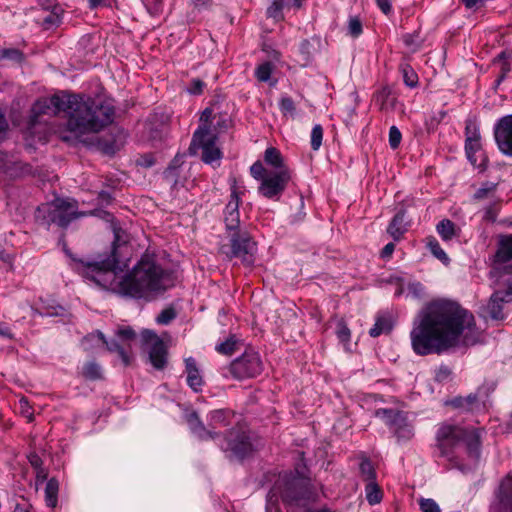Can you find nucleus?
Here are the masks:
<instances>
[{
	"mask_svg": "<svg viewBox=\"0 0 512 512\" xmlns=\"http://www.w3.org/2000/svg\"><path fill=\"white\" fill-rule=\"evenodd\" d=\"M190 430L200 440L215 439L218 434L212 429H207L199 418L197 412L193 411L186 416Z\"/></svg>",
	"mask_w": 512,
	"mask_h": 512,
	"instance_id": "obj_19",
	"label": "nucleus"
},
{
	"mask_svg": "<svg viewBox=\"0 0 512 512\" xmlns=\"http://www.w3.org/2000/svg\"><path fill=\"white\" fill-rule=\"evenodd\" d=\"M97 337L102 341V343L105 345L106 349L109 352H117L119 357L121 358L123 364L125 366H129L131 363V356L130 354L122 347L117 340H110L108 341L105 337V335L101 331H97L96 333Z\"/></svg>",
	"mask_w": 512,
	"mask_h": 512,
	"instance_id": "obj_24",
	"label": "nucleus"
},
{
	"mask_svg": "<svg viewBox=\"0 0 512 512\" xmlns=\"http://www.w3.org/2000/svg\"><path fill=\"white\" fill-rule=\"evenodd\" d=\"M142 338L145 343H150L151 345L153 343H156L157 341L161 340L158 335L153 332L152 330H144L142 332Z\"/></svg>",
	"mask_w": 512,
	"mask_h": 512,
	"instance_id": "obj_59",
	"label": "nucleus"
},
{
	"mask_svg": "<svg viewBox=\"0 0 512 512\" xmlns=\"http://www.w3.org/2000/svg\"><path fill=\"white\" fill-rule=\"evenodd\" d=\"M316 44H319L318 39H304L299 46V51L296 56V62L301 67L308 66L317 51Z\"/></svg>",
	"mask_w": 512,
	"mask_h": 512,
	"instance_id": "obj_20",
	"label": "nucleus"
},
{
	"mask_svg": "<svg viewBox=\"0 0 512 512\" xmlns=\"http://www.w3.org/2000/svg\"><path fill=\"white\" fill-rule=\"evenodd\" d=\"M401 72L406 86L415 88L418 85V75L409 64L401 65Z\"/></svg>",
	"mask_w": 512,
	"mask_h": 512,
	"instance_id": "obj_37",
	"label": "nucleus"
},
{
	"mask_svg": "<svg viewBox=\"0 0 512 512\" xmlns=\"http://www.w3.org/2000/svg\"><path fill=\"white\" fill-rule=\"evenodd\" d=\"M221 449L229 453L228 457L243 460L252 455L254 445L249 433L241 428L229 430L220 444Z\"/></svg>",
	"mask_w": 512,
	"mask_h": 512,
	"instance_id": "obj_9",
	"label": "nucleus"
},
{
	"mask_svg": "<svg viewBox=\"0 0 512 512\" xmlns=\"http://www.w3.org/2000/svg\"><path fill=\"white\" fill-rule=\"evenodd\" d=\"M224 222L226 225V229L230 231V233H233L234 231H239V225H240V213H228L224 214Z\"/></svg>",
	"mask_w": 512,
	"mask_h": 512,
	"instance_id": "obj_44",
	"label": "nucleus"
},
{
	"mask_svg": "<svg viewBox=\"0 0 512 512\" xmlns=\"http://www.w3.org/2000/svg\"><path fill=\"white\" fill-rule=\"evenodd\" d=\"M279 108L284 116L290 115L291 117H294L295 111H296V106L291 97H289V96L282 97L279 102Z\"/></svg>",
	"mask_w": 512,
	"mask_h": 512,
	"instance_id": "obj_42",
	"label": "nucleus"
},
{
	"mask_svg": "<svg viewBox=\"0 0 512 512\" xmlns=\"http://www.w3.org/2000/svg\"><path fill=\"white\" fill-rule=\"evenodd\" d=\"M394 249H395V245L394 243L390 242L388 244H386L383 249L381 250V257L382 258H389L393 252H394Z\"/></svg>",
	"mask_w": 512,
	"mask_h": 512,
	"instance_id": "obj_63",
	"label": "nucleus"
},
{
	"mask_svg": "<svg viewBox=\"0 0 512 512\" xmlns=\"http://www.w3.org/2000/svg\"><path fill=\"white\" fill-rule=\"evenodd\" d=\"M113 230L114 240L109 251L99 254L92 261L74 257L63 240V250L78 264L76 269L82 276L104 289L135 299H148L175 285L174 272L163 269L153 257L147 254L143 255L121 280L116 281L117 274L127 267V263L123 260V250L127 249V245L125 241L121 240L122 230L120 228Z\"/></svg>",
	"mask_w": 512,
	"mask_h": 512,
	"instance_id": "obj_1",
	"label": "nucleus"
},
{
	"mask_svg": "<svg viewBox=\"0 0 512 512\" xmlns=\"http://www.w3.org/2000/svg\"><path fill=\"white\" fill-rule=\"evenodd\" d=\"M465 135H466V139L481 140V136H480V132H479L478 128L471 122H468L466 124Z\"/></svg>",
	"mask_w": 512,
	"mask_h": 512,
	"instance_id": "obj_56",
	"label": "nucleus"
},
{
	"mask_svg": "<svg viewBox=\"0 0 512 512\" xmlns=\"http://www.w3.org/2000/svg\"><path fill=\"white\" fill-rule=\"evenodd\" d=\"M82 376L90 381L102 379L101 366L95 361H89L82 367Z\"/></svg>",
	"mask_w": 512,
	"mask_h": 512,
	"instance_id": "obj_32",
	"label": "nucleus"
},
{
	"mask_svg": "<svg viewBox=\"0 0 512 512\" xmlns=\"http://www.w3.org/2000/svg\"><path fill=\"white\" fill-rule=\"evenodd\" d=\"M493 261L496 265H503L512 261V234L499 236Z\"/></svg>",
	"mask_w": 512,
	"mask_h": 512,
	"instance_id": "obj_18",
	"label": "nucleus"
},
{
	"mask_svg": "<svg viewBox=\"0 0 512 512\" xmlns=\"http://www.w3.org/2000/svg\"><path fill=\"white\" fill-rule=\"evenodd\" d=\"M271 171L267 170L263 163L261 161H256L253 163V165L250 167V174L251 176L258 180L262 181L264 177H266Z\"/></svg>",
	"mask_w": 512,
	"mask_h": 512,
	"instance_id": "obj_46",
	"label": "nucleus"
},
{
	"mask_svg": "<svg viewBox=\"0 0 512 512\" xmlns=\"http://www.w3.org/2000/svg\"><path fill=\"white\" fill-rule=\"evenodd\" d=\"M238 340L234 335L230 336L226 341L216 346V351L220 354L230 356L237 350Z\"/></svg>",
	"mask_w": 512,
	"mask_h": 512,
	"instance_id": "obj_39",
	"label": "nucleus"
},
{
	"mask_svg": "<svg viewBox=\"0 0 512 512\" xmlns=\"http://www.w3.org/2000/svg\"><path fill=\"white\" fill-rule=\"evenodd\" d=\"M58 491H59V482L56 478H51L48 480L45 487V500L46 504L49 507H56L57 499H58Z\"/></svg>",
	"mask_w": 512,
	"mask_h": 512,
	"instance_id": "obj_29",
	"label": "nucleus"
},
{
	"mask_svg": "<svg viewBox=\"0 0 512 512\" xmlns=\"http://www.w3.org/2000/svg\"><path fill=\"white\" fill-rule=\"evenodd\" d=\"M410 338L414 352L425 356L473 346L480 342L481 331L469 310L456 301L437 299L421 309Z\"/></svg>",
	"mask_w": 512,
	"mask_h": 512,
	"instance_id": "obj_2",
	"label": "nucleus"
},
{
	"mask_svg": "<svg viewBox=\"0 0 512 512\" xmlns=\"http://www.w3.org/2000/svg\"><path fill=\"white\" fill-rule=\"evenodd\" d=\"M451 369L448 366H440L435 373V381L443 383L447 381L451 376Z\"/></svg>",
	"mask_w": 512,
	"mask_h": 512,
	"instance_id": "obj_53",
	"label": "nucleus"
},
{
	"mask_svg": "<svg viewBox=\"0 0 512 512\" xmlns=\"http://www.w3.org/2000/svg\"><path fill=\"white\" fill-rule=\"evenodd\" d=\"M483 429L442 424L436 433L437 447L443 457L449 456L460 443L466 447L470 458L478 460L481 454V437Z\"/></svg>",
	"mask_w": 512,
	"mask_h": 512,
	"instance_id": "obj_4",
	"label": "nucleus"
},
{
	"mask_svg": "<svg viewBox=\"0 0 512 512\" xmlns=\"http://www.w3.org/2000/svg\"><path fill=\"white\" fill-rule=\"evenodd\" d=\"M292 178L290 169L271 171L261 181L258 192L267 199H279Z\"/></svg>",
	"mask_w": 512,
	"mask_h": 512,
	"instance_id": "obj_11",
	"label": "nucleus"
},
{
	"mask_svg": "<svg viewBox=\"0 0 512 512\" xmlns=\"http://www.w3.org/2000/svg\"><path fill=\"white\" fill-rule=\"evenodd\" d=\"M264 162L275 169L281 171L282 169H289L285 165L281 152L275 147H269L264 152Z\"/></svg>",
	"mask_w": 512,
	"mask_h": 512,
	"instance_id": "obj_27",
	"label": "nucleus"
},
{
	"mask_svg": "<svg viewBox=\"0 0 512 512\" xmlns=\"http://www.w3.org/2000/svg\"><path fill=\"white\" fill-rule=\"evenodd\" d=\"M290 7V0H273L272 4L267 9V16L275 19L276 21L283 20V9Z\"/></svg>",
	"mask_w": 512,
	"mask_h": 512,
	"instance_id": "obj_34",
	"label": "nucleus"
},
{
	"mask_svg": "<svg viewBox=\"0 0 512 512\" xmlns=\"http://www.w3.org/2000/svg\"><path fill=\"white\" fill-rule=\"evenodd\" d=\"M419 506L422 512H440L438 504L433 499H421Z\"/></svg>",
	"mask_w": 512,
	"mask_h": 512,
	"instance_id": "obj_52",
	"label": "nucleus"
},
{
	"mask_svg": "<svg viewBox=\"0 0 512 512\" xmlns=\"http://www.w3.org/2000/svg\"><path fill=\"white\" fill-rule=\"evenodd\" d=\"M482 146H481V142L480 140H477V139H466L465 140V151H466V154H467V158L469 159V161L475 165L476 164V153L479 152L481 150Z\"/></svg>",
	"mask_w": 512,
	"mask_h": 512,
	"instance_id": "obj_38",
	"label": "nucleus"
},
{
	"mask_svg": "<svg viewBox=\"0 0 512 512\" xmlns=\"http://www.w3.org/2000/svg\"><path fill=\"white\" fill-rule=\"evenodd\" d=\"M393 329V322L389 315L381 314L376 317L375 324L369 330V335L373 338L380 336L385 333L388 334Z\"/></svg>",
	"mask_w": 512,
	"mask_h": 512,
	"instance_id": "obj_25",
	"label": "nucleus"
},
{
	"mask_svg": "<svg viewBox=\"0 0 512 512\" xmlns=\"http://www.w3.org/2000/svg\"><path fill=\"white\" fill-rule=\"evenodd\" d=\"M230 189H231L230 200L226 204V207L224 209V214L239 212V206H240L241 200H240V192L237 189V182H236L235 178L232 180Z\"/></svg>",
	"mask_w": 512,
	"mask_h": 512,
	"instance_id": "obj_31",
	"label": "nucleus"
},
{
	"mask_svg": "<svg viewBox=\"0 0 512 512\" xmlns=\"http://www.w3.org/2000/svg\"><path fill=\"white\" fill-rule=\"evenodd\" d=\"M272 69V64L265 62L257 67L255 75L260 82H266L270 79Z\"/></svg>",
	"mask_w": 512,
	"mask_h": 512,
	"instance_id": "obj_47",
	"label": "nucleus"
},
{
	"mask_svg": "<svg viewBox=\"0 0 512 512\" xmlns=\"http://www.w3.org/2000/svg\"><path fill=\"white\" fill-rule=\"evenodd\" d=\"M3 59L21 63L24 60V54L16 48H3Z\"/></svg>",
	"mask_w": 512,
	"mask_h": 512,
	"instance_id": "obj_49",
	"label": "nucleus"
},
{
	"mask_svg": "<svg viewBox=\"0 0 512 512\" xmlns=\"http://www.w3.org/2000/svg\"><path fill=\"white\" fill-rule=\"evenodd\" d=\"M99 145L101 147V150L108 155H114L117 151L120 150L122 143L117 141L116 139L109 140L102 138L99 141Z\"/></svg>",
	"mask_w": 512,
	"mask_h": 512,
	"instance_id": "obj_40",
	"label": "nucleus"
},
{
	"mask_svg": "<svg viewBox=\"0 0 512 512\" xmlns=\"http://www.w3.org/2000/svg\"><path fill=\"white\" fill-rule=\"evenodd\" d=\"M217 136L213 134L208 126H199L194 132L189 146V154L196 155L199 149L202 150L201 159L206 164H212L222 157L221 150L216 146Z\"/></svg>",
	"mask_w": 512,
	"mask_h": 512,
	"instance_id": "obj_8",
	"label": "nucleus"
},
{
	"mask_svg": "<svg viewBox=\"0 0 512 512\" xmlns=\"http://www.w3.org/2000/svg\"><path fill=\"white\" fill-rule=\"evenodd\" d=\"M510 301H512V287L494 292L486 306L488 316L493 320H503V304Z\"/></svg>",
	"mask_w": 512,
	"mask_h": 512,
	"instance_id": "obj_16",
	"label": "nucleus"
},
{
	"mask_svg": "<svg viewBox=\"0 0 512 512\" xmlns=\"http://www.w3.org/2000/svg\"><path fill=\"white\" fill-rule=\"evenodd\" d=\"M185 367L187 372V384L193 391L199 392L203 385V379L199 373L195 359L192 357L187 358L185 360Z\"/></svg>",
	"mask_w": 512,
	"mask_h": 512,
	"instance_id": "obj_22",
	"label": "nucleus"
},
{
	"mask_svg": "<svg viewBox=\"0 0 512 512\" xmlns=\"http://www.w3.org/2000/svg\"><path fill=\"white\" fill-rule=\"evenodd\" d=\"M177 317L176 310L173 307L165 308L156 317V322L160 325H168Z\"/></svg>",
	"mask_w": 512,
	"mask_h": 512,
	"instance_id": "obj_45",
	"label": "nucleus"
},
{
	"mask_svg": "<svg viewBox=\"0 0 512 512\" xmlns=\"http://www.w3.org/2000/svg\"><path fill=\"white\" fill-rule=\"evenodd\" d=\"M436 230L443 241H450L457 235L456 226L449 219L441 220L437 224Z\"/></svg>",
	"mask_w": 512,
	"mask_h": 512,
	"instance_id": "obj_28",
	"label": "nucleus"
},
{
	"mask_svg": "<svg viewBox=\"0 0 512 512\" xmlns=\"http://www.w3.org/2000/svg\"><path fill=\"white\" fill-rule=\"evenodd\" d=\"M204 87L205 83L201 79L195 78L191 80L190 86L187 88V91L190 94L199 95L203 92Z\"/></svg>",
	"mask_w": 512,
	"mask_h": 512,
	"instance_id": "obj_54",
	"label": "nucleus"
},
{
	"mask_svg": "<svg viewBox=\"0 0 512 512\" xmlns=\"http://www.w3.org/2000/svg\"><path fill=\"white\" fill-rule=\"evenodd\" d=\"M28 461L34 469L39 470V472H43V468H42L43 461L37 453H35V452L30 453L28 455Z\"/></svg>",
	"mask_w": 512,
	"mask_h": 512,
	"instance_id": "obj_57",
	"label": "nucleus"
},
{
	"mask_svg": "<svg viewBox=\"0 0 512 512\" xmlns=\"http://www.w3.org/2000/svg\"><path fill=\"white\" fill-rule=\"evenodd\" d=\"M229 125H230V120L226 117L220 116L216 123L215 129L222 131V130L227 129L229 127Z\"/></svg>",
	"mask_w": 512,
	"mask_h": 512,
	"instance_id": "obj_64",
	"label": "nucleus"
},
{
	"mask_svg": "<svg viewBox=\"0 0 512 512\" xmlns=\"http://www.w3.org/2000/svg\"><path fill=\"white\" fill-rule=\"evenodd\" d=\"M336 335L343 343H348L351 337V331L343 320L337 322Z\"/></svg>",
	"mask_w": 512,
	"mask_h": 512,
	"instance_id": "obj_48",
	"label": "nucleus"
},
{
	"mask_svg": "<svg viewBox=\"0 0 512 512\" xmlns=\"http://www.w3.org/2000/svg\"><path fill=\"white\" fill-rule=\"evenodd\" d=\"M229 245H222L220 253L228 260L238 258L244 266L251 267L255 262L256 242L248 232L234 231L229 235Z\"/></svg>",
	"mask_w": 512,
	"mask_h": 512,
	"instance_id": "obj_7",
	"label": "nucleus"
},
{
	"mask_svg": "<svg viewBox=\"0 0 512 512\" xmlns=\"http://www.w3.org/2000/svg\"><path fill=\"white\" fill-rule=\"evenodd\" d=\"M349 33L353 37H358L362 33V23L358 17H351L348 23Z\"/></svg>",
	"mask_w": 512,
	"mask_h": 512,
	"instance_id": "obj_51",
	"label": "nucleus"
},
{
	"mask_svg": "<svg viewBox=\"0 0 512 512\" xmlns=\"http://www.w3.org/2000/svg\"><path fill=\"white\" fill-rule=\"evenodd\" d=\"M405 213V209H400L395 214L387 228V232L393 237L394 240H399L402 237V235L406 232V228L403 224Z\"/></svg>",
	"mask_w": 512,
	"mask_h": 512,
	"instance_id": "obj_26",
	"label": "nucleus"
},
{
	"mask_svg": "<svg viewBox=\"0 0 512 512\" xmlns=\"http://www.w3.org/2000/svg\"><path fill=\"white\" fill-rule=\"evenodd\" d=\"M66 113L67 129L77 134L97 133L113 122L114 106L104 100L81 94L54 95L38 99L31 109V122H38L41 115Z\"/></svg>",
	"mask_w": 512,
	"mask_h": 512,
	"instance_id": "obj_3",
	"label": "nucleus"
},
{
	"mask_svg": "<svg viewBox=\"0 0 512 512\" xmlns=\"http://www.w3.org/2000/svg\"><path fill=\"white\" fill-rule=\"evenodd\" d=\"M446 405L462 411L471 412L480 407V400L477 393H471L466 397H454L447 401Z\"/></svg>",
	"mask_w": 512,
	"mask_h": 512,
	"instance_id": "obj_21",
	"label": "nucleus"
},
{
	"mask_svg": "<svg viewBox=\"0 0 512 512\" xmlns=\"http://www.w3.org/2000/svg\"><path fill=\"white\" fill-rule=\"evenodd\" d=\"M310 494L309 485L305 478L293 474H284L277 479L270 490L267 504L277 508L275 505L278 497H280L284 503L298 505L301 501L308 499Z\"/></svg>",
	"mask_w": 512,
	"mask_h": 512,
	"instance_id": "obj_6",
	"label": "nucleus"
},
{
	"mask_svg": "<svg viewBox=\"0 0 512 512\" xmlns=\"http://www.w3.org/2000/svg\"><path fill=\"white\" fill-rule=\"evenodd\" d=\"M229 371L238 380L253 378L261 374L263 363L257 352L248 350L231 362Z\"/></svg>",
	"mask_w": 512,
	"mask_h": 512,
	"instance_id": "obj_10",
	"label": "nucleus"
},
{
	"mask_svg": "<svg viewBox=\"0 0 512 512\" xmlns=\"http://www.w3.org/2000/svg\"><path fill=\"white\" fill-rule=\"evenodd\" d=\"M212 113H213V111L211 108H206L202 112L201 117H200V121L202 122L201 126H208L210 128L208 123L211 121Z\"/></svg>",
	"mask_w": 512,
	"mask_h": 512,
	"instance_id": "obj_62",
	"label": "nucleus"
},
{
	"mask_svg": "<svg viewBox=\"0 0 512 512\" xmlns=\"http://www.w3.org/2000/svg\"><path fill=\"white\" fill-rule=\"evenodd\" d=\"M376 4L385 15H389L391 13V0H376Z\"/></svg>",
	"mask_w": 512,
	"mask_h": 512,
	"instance_id": "obj_60",
	"label": "nucleus"
},
{
	"mask_svg": "<svg viewBox=\"0 0 512 512\" xmlns=\"http://www.w3.org/2000/svg\"><path fill=\"white\" fill-rule=\"evenodd\" d=\"M376 415L382 418L387 425L395 430L397 437H400V430H404L406 432V438L412 437V428L407 424L406 417L402 411L384 408L377 410Z\"/></svg>",
	"mask_w": 512,
	"mask_h": 512,
	"instance_id": "obj_14",
	"label": "nucleus"
},
{
	"mask_svg": "<svg viewBox=\"0 0 512 512\" xmlns=\"http://www.w3.org/2000/svg\"><path fill=\"white\" fill-rule=\"evenodd\" d=\"M85 215V212L78 211L76 200L64 198H56L52 202L43 203L35 211V219L38 223L46 227L55 224L62 229Z\"/></svg>",
	"mask_w": 512,
	"mask_h": 512,
	"instance_id": "obj_5",
	"label": "nucleus"
},
{
	"mask_svg": "<svg viewBox=\"0 0 512 512\" xmlns=\"http://www.w3.org/2000/svg\"><path fill=\"white\" fill-rule=\"evenodd\" d=\"M323 140V128L320 124H316L311 131V148L314 151L319 150Z\"/></svg>",
	"mask_w": 512,
	"mask_h": 512,
	"instance_id": "obj_43",
	"label": "nucleus"
},
{
	"mask_svg": "<svg viewBox=\"0 0 512 512\" xmlns=\"http://www.w3.org/2000/svg\"><path fill=\"white\" fill-rule=\"evenodd\" d=\"M359 469L361 477L364 481H366L367 483L376 482V472L370 460H362Z\"/></svg>",
	"mask_w": 512,
	"mask_h": 512,
	"instance_id": "obj_35",
	"label": "nucleus"
},
{
	"mask_svg": "<svg viewBox=\"0 0 512 512\" xmlns=\"http://www.w3.org/2000/svg\"><path fill=\"white\" fill-rule=\"evenodd\" d=\"M0 171L10 178H19L32 172V167L15 159L7 153L0 152Z\"/></svg>",
	"mask_w": 512,
	"mask_h": 512,
	"instance_id": "obj_15",
	"label": "nucleus"
},
{
	"mask_svg": "<svg viewBox=\"0 0 512 512\" xmlns=\"http://www.w3.org/2000/svg\"><path fill=\"white\" fill-rule=\"evenodd\" d=\"M494 137L499 150L512 157V114L500 118L494 127Z\"/></svg>",
	"mask_w": 512,
	"mask_h": 512,
	"instance_id": "obj_13",
	"label": "nucleus"
},
{
	"mask_svg": "<svg viewBox=\"0 0 512 512\" xmlns=\"http://www.w3.org/2000/svg\"><path fill=\"white\" fill-rule=\"evenodd\" d=\"M493 496L489 512H512V472L500 480Z\"/></svg>",
	"mask_w": 512,
	"mask_h": 512,
	"instance_id": "obj_12",
	"label": "nucleus"
},
{
	"mask_svg": "<svg viewBox=\"0 0 512 512\" xmlns=\"http://www.w3.org/2000/svg\"><path fill=\"white\" fill-rule=\"evenodd\" d=\"M117 335L124 340H132L136 337V333L131 327L119 329Z\"/></svg>",
	"mask_w": 512,
	"mask_h": 512,
	"instance_id": "obj_58",
	"label": "nucleus"
},
{
	"mask_svg": "<svg viewBox=\"0 0 512 512\" xmlns=\"http://www.w3.org/2000/svg\"><path fill=\"white\" fill-rule=\"evenodd\" d=\"M375 103L383 112H391L395 110L397 99L392 96L391 90L388 87H383L375 95Z\"/></svg>",
	"mask_w": 512,
	"mask_h": 512,
	"instance_id": "obj_23",
	"label": "nucleus"
},
{
	"mask_svg": "<svg viewBox=\"0 0 512 512\" xmlns=\"http://www.w3.org/2000/svg\"><path fill=\"white\" fill-rule=\"evenodd\" d=\"M61 12L62 9L59 6L54 5L53 10L41 18V24L44 29L48 30L54 26H58L61 22Z\"/></svg>",
	"mask_w": 512,
	"mask_h": 512,
	"instance_id": "obj_33",
	"label": "nucleus"
},
{
	"mask_svg": "<svg viewBox=\"0 0 512 512\" xmlns=\"http://www.w3.org/2000/svg\"><path fill=\"white\" fill-rule=\"evenodd\" d=\"M231 416V412L227 410H215L211 413V424L227 426L229 424L228 418Z\"/></svg>",
	"mask_w": 512,
	"mask_h": 512,
	"instance_id": "obj_41",
	"label": "nucleus"
},
{
	"mask_svg": "<svg viewBox=\"0 0 512 512\" xmlns=\"http://www.w3.org/2000/svg\"><path fill=\"white\" fill-rule=\"evenodd\" d=\"M498 211H499L498 204L494 203V204L489 205L485 209L484 219L487 221H490V222L496 221Z\"/></svg>",
	"mask_w": 512,
	"mask_h": 512,
	"instance_id": "obj_55",
	"label": "nucleus"
},
{
	"mask_svg": "<svg viewBox=\"0 0 512 512\" xmlns=\"http://www.w3.org/2000/svg\"><path fill=\"white\" fill-rule=\"evenodd\" d=\"M382 491L376 482L367 483L366 485V499L370 505L380 503L382 500Z\"/></svg>",
	"mask_w": 512,
	"mask_h": 512,
	"instance_id": "obj_36",
	"label": "nucleus"
},
{
	"mask_svg": "<svg viewBox=\"0 0 512 512\" xmlns=\"http://www.w3.org/2000/svg\"><path fill=\"white\" fill-rule=\"evenodd\" d=\"M426 246L432 255L440 260L443 264L447 265L450 262L449 257L445 253V251L441 248L437 239L433 236H429L426 238Z\"/></svg>",
	"mask_w": 512,
	"mask_h": 512,
	"instance_id": "obj_30",
	"label": "nucleus"
},
{
	"mask_svg": "<svg viewBox=\"0 0 512 512\" xmlns=\"http://www.w3.org/2000/svg\"><path fill=\"white\" fill-rule=\"evenodd\" d=\"M149 362L157 370H163L168 363V348L163 340L153 343L148 351Z\"/></svg>",
	"mask_w": 512,
	"mask_h": 512,
	"instance_id": "obj_17",
	"label": "nucleus"
},
{
	"mask_svg": "<svg viewBox=\"0 0 512 512\" xmlns=\"http://www.w3.org/2000/svg\"><path fill=\"white\" fill-rule=\"evenodd\" d=\"M402 134L396 126H391L389 130V145L392 149H397L400 145Z\"/></svg>",
	"mask_w": 512,
	"mask_h": 512,
	"instance_id": "obj_50",
	"label": "nucleus"
},
{
	"mask_svg": "<svg viewBox=\"0 0 512 512\" xmlns=\"http://www.w3.org/2000/svg\"><path fill=\"white\" fill-rule=\"evenodd\" d=\"M403 42L408 47H415L414 50H416L420 46L419 43L417 42V36L413 34H405L403 36Z\"/></svg>",
	"mask_w": 512,
	"mask_h": 512,
	"instance_id": "obj_61",
	"label": "nucleus"
}]
</instances>
